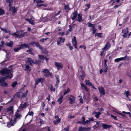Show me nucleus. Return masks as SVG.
I'll use <instances>...</instances> for the list:
<instances>
[{"instance_id": "obj_32", "label": "nucleus", "mask_w": 131, "mask_h": 131, "mask_svg": "<svg viewBox=\"0 0 131 131\" xmlns=\"http://www.w3.org/2000/svg\"><path fill=\"white\" fill-rule=\"evenodd\" d=\"M5 13L4 10L0 7V16L4 14Z\"/></svg>"}, {"instance_id": "obj_23", "label": "nucleus", "mask_w": 131, "mask_h": 131, "mask_svg": "<svg viewBox=\"0 0 131 131\" xmlns=\"http://www.w3.org/2000/svg\"><path fill=\"white\" fill-rule=\"evenodd\" d=\"M27 102H25L23 104H21V105L19 106L20 108H25L27 106Z\"/></svg>"}, {"instance_id": "obj_9", "label": "nucleus", "mask_w": 131, "mask_h": 131, "mask_svg": "<svg viewBox=\"0 0 131 131\" xmlns=\"http://www.w3.org/2000/svg\"><path fill=\"white\" fill-rule=\"evenodd\" d=\"M45 79L42 78H38L35 80L36 84H38L39 83H41V84H43L45 80Z\"/></svg>"}, {"instance_id": "obj_18", "label": "nucleus", "mask_w": 131, "mask_h": 131, "mask_svg": "<svg viewBox=\"0 0 131 131\" xmlns=\"http://www.w3.org/2000/svg\"><path fill=\"white\" fill-rule=\"evenodd\" d=\"M6 2L7 3H9L8 7L10 8L12 7V5L11 3L13 2V0H6Z\"/></svg>"}, {"instance_id": "obj_52", "label": "nucleus", "mask_w": 131, "mask_h": 131, "mask_svg": "<svg viewBox=\"0 0 131 131\" xmlns=\"http://www.w3.org/2000/svg\"><path fill=\"white\" fill-rule=\"evenodd\" d=\"M90 122L92 121L93 122L94 121V119L93 117H92L91 118H88Z\"/></svg>"}, {"instance_id": "obj_49", "label": "nucleus", "mask_w": 131, "mask_h": 131, "mask_svg": "<svg viewBox=\"0 0 131 131\" xmlns=\"http://www.w3.org/2000/svg\"><path fill=\"white\" fill-rule=\"evenodd\" d=\"M39 119L40 120L39 121L40 122V125H41L42 124H43V122H44V121L42 120V119L40 118H39Z\"/></svg>"}, {"instance_id": "obj_61", "label": "nucleus", "mask_w": 131, "mask_h": 131, "mask_svg": "<svg viewBox=\"0 0 131 131\" xmlns=\"http://www.w3.org/2000/svg\"><path fill=\"white\" fill-rule=\"evenodd\" d=\"M83 88L84 89L86 92L88 91V87L86 86H85Z\"/></svg>"}, {"instance_id": "obj_26", "label": "nucleus", "mask_w": 131, "mask_h": 131, "mask_svg": "<svg viewBox=\"0 0 131 131\" xmlns=\"http://www.w3.org/2000/svg\"><path fill=\"white\" fill-rule=\"evenodd\" d=\"M73 38H74L72 39V41L73 45L74 44L77 43V41L76 39V37H75L74 36Z\"/></svg>"}, {"instance_id": "obj_37", "label": "nucleus", "mask_w": 131, "mask_h": 131, "mask_svg": "<svg viewBox=\"0 0 131 131\" xmlns=\"http://www.w3.org/2000/svg\"><path fill=\"white\" fill-rule=\"evenodd\" d=\"M70 91V89L68 88L67 90H66L64 91V92L63 94V95L64 96L66 94L68 93Z\"/></svg>"}, {"instance_id": "obj_46", "label": "nucleus", "mask_w": 131, "mask_h": 131, "mask_svg": "<svg viewBox=\"0 0 131 131\" xmlns=\"http://www.w3.org/2000/svg\"><path fill=\"white\" fill-rule=\"evenodd\" d=\"M25 34V32L24 33L21 34L20 36H19V38H22V37H24Z\"/></svg>"}, {"instance_id": "obj_29", "label": "nucleus", "mask_w": 131, "mask_h": 131, "mask_svg": "<svg viewBox=\"0 0 131 131\" xmlns=\"http://www.w3.org/2000/svg\"><path fill=\"white\" fill-rule=\"evenodd\" d=\"M18 84V83L16 81H14V82L11 85V86H12L13 88H15L16 85H17Z\"/></svg>"}, {"instance_id": "obj_50", "label": "nucleus", "mask_w": 131, "mask_h": 131, "mask_svg": "<svg viewBox=\"0 0 131 131\" xmlns=\"http://www.w3.org/2000/svg\"><path fill=\"white\" fill-rule=\"evenodd\" d=\"M79 47L80 48H83L84 49H86V46H82V45H80L79 46Z\"/></svg>"}, {"instance_id": "obj_57", "label": "nucleus", "mask_w": 131, "mask_h": 131, "mask_svg": "<svg viewBox=\"0 0 131 131\" xmlns=\"http://www.w3.org/2000/svg\"><path fill=\"white\" fill-rule=\"evenodd\" d=\"M65 131H69V126H67V127L66 128Z\"/></svg>"}, {"instance_id": "obj_21", "label": "nucleus", "mask_w": 131, "mask_h": 131, "mask_svg": "<svg viewBox=\"0 0 131 131\" xmlns=\"http://www.w3.org/2000/svg\"><path fill=\"white\" fill-rule=\"evenodd\" d=\"M61 121V119L60 118H59L58 119H56L54 121L53 123L55 125H56L60 123Z\"/></svg>"}, {"instance_id": "obj_39", "label": "nucleus", "mask_w": 131, "mask_h": 131, "mask_svg": "<svg viewBox=\"0 0 131 131\" xmlns=\"http://www.w3.org/2000/svg\"><path fill=\"white\" fill-rule=\"evenodd\" d=\"M123 58H124L123 59V60H129V58L128 56H127V55H126L125 57H123Z\"/></svg>"}, {"instance_id": "obj_15", "label": "nucleus", "mask_w": 131, "mask_h": 131, "mask_svg": "<svg viewBox=\"0 0 131 131\" xmlns=\"http://www.w3.org/2000/svg\"><path fill=\"white\" fill-rule=\"evenodd\" d=\"M111 47L110 43L109 41L107 42L104 47L102 49V50H104L106 49H107L110 48Z\"/></svg>"}, {"instance_id": "obj_10", "label": "nucleus", "mask_w": 131, "mask_h": 131, "mask_svg": "<svg viewBox=\"0 0 131 131\" xmlns=\"http://www.w3.org/2000/svg\"><path fill=\"white\" fill-rule=\"evenodd\" d=\"M78 13L77 10L74 11L71 14V18L72 20H73L75 19L78 15Z\"/></svg>"}, {"instance_id": "obj_19", "label": "nucleus", "mask_w": 131, "mask_h": 131, "mask_svg": "<svg viewBox=\"0 0 131 131\" xmlns=\"http://www.w3.org/2000/svg\"><path fill=\"white\" fill-rule=\"evenodd\" d=\"M112 127V125H107L105 124L103 125V128L107 129V128H111Z\"/></svg>"}, {"instance_id": "obj_63", "label": "nucleus", "mask_w": 131, "mask_h": 131, "mask_svg": "<svg viewBox=\"0 0 131 131\" xmlns=\"http://www.w3.org/2000/svg\"><path fill=\"white\" fill-rule=\"evenodd\" d=\"M13 121H12V119H11L10 121V125H13V123L14 122H13Z\"/></svg>"}, {"instance_id": "obj_45", "label": "nucleus", "mask_w": 131, "mask_h": 131, "mask_svg": "<svg viewBox=\"0 0 131 131\" xmlns=\"http://www.w3.org/2000/svg\"><path fill=\"white\" fill-rule=\"evenodd\" d=\"M79 77L81 78V79L83 80L85 78V75H79Z\"/></svg>"}, {"instance_id": "obj_11", "label": "nucleus", "mask_w": 131, "mask_h": 131, "mask_svg": "<svg viewBox=\"0 0 131 131\" xmlns=\"http://www.w3.org/2000/svg\"><path fill=\"white\" fill-rule=\"evenodd\" d=\"M22 67L24 71H27V72H30L31 70V69L30 68V66L28 65L25 64L23 65Z\"/></svg>"}, {"instance_id": "obj_13", "label": "nucleus", "mask_w": 131, "mask_h": 131, "mask_svg": "<svg viewBox=\"0 0 131 131\" xmlns=\"http://www.w3.org/2000/svg\"><path fill=\"white\" fill-rule=\"evenodd\" d=\"M87 25L88 27H92V28L91 29V31L96 29L95 28V24H92L91 23L89 22L87 24Z\"/></svg>"}, {"instance_id": "obj_48", "label": "nucleus", "mask_w": 131, "mask_h": 131, "mask_svg": "<svg viewBox=\"0 0 131 131\" xmlns=\"http://www.w3.org/2000/svg\"><path fill=\"white\" fill-rule=\"evenodd\" d=\"M127 97H128L130 95L129 94V91H127L125 93Z\"/></svg>"}, {"instance_id": "obj_56", "label": "nucleus", "mask_w": 131, "mask_h": 131, "mask_svg": "<svg viewBox=\"0 0 131 131\" xmlns=\"http://www.w3.org/2000/svg\"><path fill=\"white\" fill-rule=\"evenodd\" d=\"M1 43L2 44V45H0V46L2 47L3 45L4 44V42L3 41H1Z\"/></svg>"}, {"instance_id": "obj_35", "label": "nucleus", "mask_w": 131, "mask_h": 131, "mask_svg": "<svg viewBox=\"0 0 131 131\" xmlns=\"http://www.w3.org/2000/svg\"><path fill=\"white\" fill-rule=\"evenodd\" d=\"M69 6L68 4H67L66 5H65L64 6V7L65 9H68L69 10H70L71 9L69 8Z\"/></svg>"}, {"instance_id": "obj_30", "label": "nucleus", "mask_w": 131, "mask_h": 131, "mask_svg": "<svg viewBox=\"0 0 131 131\" xmlns=\"http://www.w3.org/2000/svg\"><path fill=\"white\" fill-rule=\"evenodd\" d=\"M95 113L96 114L95 115V116L97 118H98L99 117L100 115L101 114V113L100 112H95Z\"/></svg>"}, {"instance_id": "obj_38", "label": "nucleus", "mask_w": 131, "mask_h": 131, "mask_svg": "<svg viewBox=\"0 0 131 131\" xmlns=\"http://www.w3.org/2000/svg\"><path fill=\"white\" fill-rule=\"evenodd\" d=\"M42 52L44 53L45 54H47L48 53V52L47 50L46 49H43V48H42V49L41 50Z\"/></svg>"}, {"instance_id": "obj_42", "label": "nucleus", "mask_w": 131, "mask_h": 131, "mask_svg": "<svg viewBox=\"0 0 131 131\" xmlns=\"http://www.w3.org/2000/svg\"><path fill=\"white\" fill-rule=\"evenodd\" d=\"M44 1L41 0H37L36 1V3L37 4L39 3H44Z\"/></svg>"}, {"instance_id": "obj_24", "label": "nucleus", "mask_w": 131, "mask_h": 131, "mask_svg": "<svg viewBox=\"0 0 131 131\" xmlns=\"http://www.w3.org/2000/svg\"><path fill=\"white\" fill-rule=\"evenodd\" d=\"M35 46L37 47L40 50L42 49V48L43 47L41 46L39 44V43L38 42H36Z\"/></svg>"}, {"instance_id": "obj_64", "label": "nucleus", "mask_w": 131, "mask_h": 131, "mask_svg": "<svg viewBox=\"0 0 131 131\" xmlns=\"http://www.w3.org/2000/svg\"><path fill=\"white\" fill-rule=\"evenodd\" d=\"M114 61L115 62H118L119 61V58H118L116 59H115Z\"/></svg>"}, {"instance_id": "obj_58", "label": "nucleus", "mask_w": 131, "mask_h": 131, "mask_svg": "<svg viewBox=\"0 0 131 131\" xmlns=\"http://www.w3.org/2000/svg\"><path fill=\"white\" fill-rule=\"evenodd\" d=\"M117 113H118V114L120 115L123 116V117H124L125 116V115H124L123 114L121 113H118L117 112H116Z\"/></svg>"}, {"instance_id": "obj_62", "label": "nucleus", "mask_w": 131, "mask_h": 131, "mask_svg": "<svg viewBox=\"0 0 131 131\" xmlns=\"http://www.w3.org/2000/svg\"><path fill=\"white\" fill-rule=\"evenodd\" d=\"M80 72H81V73L82 74V75H85V72H84V71H83V70H81L80 71Z\"/></svg>"}, {"instance_id": "obj_41", "label": "nucleus", "mask_w": 131, "mask_h": 131, "mask_svg": "<svg viewBox=\"0 0 131 131\" xmlns=\"http://www.w3.org/2000/svg\"><path fill=\"white\" fill-rule=\"evenodd\" d=\"M12 35L14 36H15L16 37H18L19 36V35L17 34L16 32L13 33L12 34Z\"/></svg>"}, {"instance_id": "obj_36", "label": "nucleus", "mask_w": 131, "mask_h": 131, "mask_svg": "<svg viewBox=\"0 0 131 131\" xmlns=\"http://www.w3.org/2000/svg\"><path fill=\"white\" fill-rule=\"evenodd\" d=\"M38 56L39 57V59H40L41 60H44V57L43 55H38Z\"/></svg>"}, {"instance_id": "obj_44", "label": "nucleus", "mask_w": 131, "mask_h": 131, "mask_svg": "<svg viewBox=\"0 0 131 131\" xmlns=\"http://www.w3.org/2000/svg\"><path fill=\"white\" fill-rule=\"evenodd\" d=\"M28 114L30 116H33L34 114V113L32 111L29 112H28Z\"/></svg>"}, {"instance_id": "obj_27", "label": "nucleus", "mask_w": 131, "mask_h": 131, "mask_svg": "<svg viewBox=\"0 0 131 131\" xmlns=\"http://www.w3.org/2000/svg\"><path fill=\"white\" fill-rule=\"evenodd\" d=\"M63 96L61 95L60 97L58 99V101L59 102V104H60L62 102V99L63 98Z\"/></svg>"}, {"instance_id": "obj_22", "label": "nucleus", "mask_w": 131, "mask_h": 131, "mask_svg": "<svg viewBox=\"0 0 131 131\" xmlns=\"http://www.w3.org/2000/svg\"><path fill=\"white\" fill-rule=\"evenodd\" d=\"M17 96L18 97L22 98L23 97V93L20 92H17L16 93Z\"/></svg>"}, {"instance_id": "obj_47", "label": "nucleus", "mask_w": 131, "mask_h": 131, "mask_svg": "<svg viewBox=\"0 0 131 131\" xmlns=\"http://www.w3.org/2000/svg\"><path fill=\"white\" fill-rule=\"evenodd\" d=\"M90 123V122L89 121V120H86V121H85L84 122V123L83 124L84 125H85L86 124H88Z\"/></svg>"}, {"instance_id": "obj_2", "label": "nucleus", "mask_w": 131, "mask_h": 131, "mask_svg": "<svg viewBox=\"0 0 131 131\" xmlns=\"http://www.w3.org/2000/svg\"><path fill=\"white\" fill-rule=\"evenodd\" d=\"M18 46H19L18 48L14 49V52H17L19 51V50L22 49L23 48H29V46L27 44L22 43L20 45H18Z\"/></svg>"}, {"instance_id": "obj_60", "label": "nucleus", "mask_w": 131, "mask_h": 131, "mask_svg": "<svg viewBox=\"0 0 131 131\" xmlns=\"http://www.w3.org/2000/svg\"><path fill=\"white\" fill-rule=\"evenodd\" d=\"M61 11H59L57 13H55L54 14V16H56L58 14H60V13Z\"/></svg>"}, {"instance_id": "obj_33", "label": "nucleus", "mask_w": 131, "mask_h": 131, "mask_svg": "<svg viewBox=\"0 0 131 131\" xmlns=\"http://www.w3.org/2000/svg\"><path fill=\"white\" fill-rule=\"evenodd\" d=\"M50 89L51 91H53L54 92L55 91V88H53V85L52 84H50Z\"/></svg>"}, {"instance_id": "obj_14", "label": "nucleus", "mask_w": 131, "mask_h": 131, "mask_svg": "<svg viewBox=\"0 0 131 131\" xmlns=\"http://www.w3.org/2000/svg\"><path fill=\"white\" fill-rule=\"evenodd\" d=\"M78 19H77L76 20L78 21L79 22H82L83 20L82 19V14H78Z\"/></svg>"}, {"instance_id": "obj_53", "label": "nucleus", "mask_w": 131, "mask_h": 131, "mask_svg": "<svg viewBox=\"0 0 131 131\" xmlns=\"http://www.w3.org/2000/svg\"><path fill=\"white\" fill-rule=\"evenodd\" d=\"M111 116L112 117H113L114 119L117 120V117L115 116H114L113 115H111Z\"/></svg>"}, {"instance_id": "obj_16", "label": "nucleus", "mask_w": 131, "mask_h": 131, "mask_svg": "<svg viewBox=\"0 0 131 131\" xmlns=\"http://www.w3.org/2000/svg\"><path fill=\"white\" fill-rule=\"evenodd\" d=\"M17 8L15 6H12L9 8V10H11L13 13H15L17 12Z\"/></svg>"}, {"instance_id": "obj_25", "label": "nucleus", "mask_w": 131, "mask_h": 131, "mask_svg": "<svg viewBox=\"0 0 131 131\" xmlns=\"http://www.w3.org/2000/svg\"><path fill=\"white\" fill-rule=\"evenodd\" d=\"M13 44V41H10V42H7L6 43V46L10 47H12Z\"/></svg>"}, {"instance_id": "obj_8", "label": "nucleus", "mask_w": 131, "mask_h": 131, "mask_svg": "<svg viewBox=\"0 0 131 131\" xmlns=\"http://www.w3.org/2000/svg\"><path fill=\"white\" fill-rule=\"evenodd\" d=\"M128 28V27H126L125 29H123L122 30V32H123V34L122 35L123 37L124 38H127V34L129 32Z\"/></svg>"}, {"instance_id": "obj_59", "label": "nucleus", "mask_w": 131, "mask_h": 131, "mask_svg": "<svg viewBox=\"0 0 131 131\" xmlns=\"http://www.w3.org/2000/svg\"><path fill=\"white\" fill-rule=\"evenodd\" d=\"M90 86H91V87L92 88L94 89H96V88L94 86V85L93 84H92L90 85Z\"/></svg>"}, {"instance_id": "obj_40", "label": "nucleus", "mask_w": 131, "mask_h": 131, "mask_svg": "<svg viewBox=\"0 0 131 131\" xmlns=\"http://www.w3.org/2000/svg\"><path fill=\"white\" fill-rule=\"evenodd\" d=\"M81 122L83 123V124H84V122H85V118L84 116H83L81 118Z\"/></svg>"}, {"instance_id": "obj_51", "label": "nucleus", "mask_w": 131, "mask_h": 131, "mask_svg": "<svg viewBox=\"0 0 131 131\" xmlns=\"http://www.w3.org/2000/svg\"><path fill=\"white\" fill-rule=\"evenodd\" d=\"M85 6H87L88 7L87 8L89 9L90 7V3H89L88 4H87L85 5Z\"/></svg>"}, {"instance_id": "obj_17", "label": "nucleus", "mask_w": 131, "mask_h": 131, "mask_svg": "<svg viewBox=\"0 0 131 131\" xmlns=\"http://www.w3.org/2000/svg\"><path fill=\"white\" fill-rule=\"evenodd\" d=\"M14 119L15 121H16L17 118H20L21 116V115L20 114H18V113H16Z\"/></svg>"}, {"instance_id": "obj_6", "label": "nucleus", "mask_w": 131, "mask_h": 131, "mask_svg": "<svg viewBox=\"0 0 131 131\" xmlns=\"http://www.w3.org/2000/svg\"><path fill=\"white\" fill-rule=\"evenodd\" d=\"M54 64L55 66L57 67V69L58 70L62 69L63 67V65L61 62H55Z\"/></svg>"}, {"instance_id": "obj_12", "label": "nucleus", "mask_w": 131, "mask_h": 131, "mask_svg": "<svg viewBox=\"0 0 131 131\" xmlns=\"http://www.w3.org/2000/svg\"><path fill=\"white\" fill-rule=\"evenodd\" d=\"M87 25L88 27H92V28L91 29V31L96 29L95 28V24H92L91 23L89 22L87 24Z\"/></svg>"}, {"instance_id": "obj_34", "label": "nucleus", "mask_w": 131, "mask_h": 131, "mask_svg": "<svg viewBox=\"0 0 131 131\" xmlns=\"http://www.w3.org/2000/svg\"><path fill=\"white\" fill-rule=\"evenodd\" d=\"M32 20V19L31 18H30V19H28V18H27L25 20L26 21H28V22H29V23L30 24H32V25H33L34 24V23L33 22V21H31V20Z\"/></svg>"}, {"instance_id": "obj_31", "label": "nucleus", "mask_w": 131, "mask_h": 131, "mask_svg": "<svg viewBox=\"0 0 131 131\" xmlns=\"http://www.w3.org/2000/svg\"><path fill=\"white\" fill-rule=\"evenodd\" d=\"M59 40L61 43L64 42L65 40V39L64 38H62V37H59Z\"/></svg>"}, {"instance_id": "obj_1", "label": "nucleus", "mask_w": 131, "mask_h": 131, "mask_svg": "<svg viewBox=\"0 0 131 131\" xmlns=\"http://www.w3.org/2000/svg\"><path fill=\"white\" fill-rule=\"evenodd\" d=\"M0 73L3 75L5 74L8 75H6L4 78H0V84H1V86L3 87L8 86V84L5 82V79H11L12 78L13 76V74L12 70L11 69H8L7 68H6L2 69L0 71Z\"/></svg>"}, {"instance_id": "obj_55", "label": "nucleus", "mask_w": 131, "mask_h": 131, "mask_svg": "<svg viewBox=\"0 0 131 131\" xmlns=\"http://www.w3.org/2000/svg\"><path fill=\"white\" fill-rule=\"evenodd\" d=\"M36 43V42H35L34 41H33L31 43H29V44L31 45H33L35 44Z\"/></svg>"}, {"instance_id": "obj_5", "label": "nucleus", "mask_w": 131, "mask_h": 131, "mask_svg": "<svg viewBox=\"0 0 131 131\" xmlns=\"http://www.w3.org/2000/svg\"><path fill=\"white\" fill-rule=\"evenodd\" d=\"M70 97H68L69 99V103L71 104H73L75 103V97L71 95H70Z\"/></svg>"}, {"instance_id": "obj_7", "label": "nucleus", "mask_w": 131, "mask_h": 131, "mask_svg": "<svg viewBox=\"0 0 131 131\" xmlns=\"http://www.w3.org/2000/svg\"><path fill=\"white\" fill-rule=\"evenodd\" d=\"M98 89L99 90L100 94L101 95H105V90H104V88L103 87L100 86L98 87Z\"/></svg>"}, {"instance_id": "obj_43", "label": "nucleus", "mask_w": 131, "mask_h": 131, "mask_svg": "<svg viewBox=\"0 0 131 131\" xmlns=\"http://www.w3.org/2000/svg\"><path fill=\"white\" fill-rule=\"evenodd\" d=\"M60 82V80H56V83L55 84V86L56 87H57V88L58 87V85L59 84V83Z\"/></svg>"}, {"instance_id": "obj_28", "label": "nucleus", "mask_w": 131, "mask_h": 131, "mask_svg": "<svg viewBox=\"0 0 131 131\" xmlns=\"http://www.w3.org/2000/svg\"><path fill=\"white\" fill-rule=\"evenodd\" d=\"M85 82L86 84V85L90 86L92 84V83L90 82L89 80H85Z\"/></svg>"}, {"instance_id": "obj_4", "label": "nucleus", "mask_w": 131, "mask_h": 131, "mask_svg": "<svg viewBox=\"0 0 131 131\" xmlns=\"http://www.w3.org/2000/svg\"><path fill=\"white\" fill-rule=\"evenodd\" d=\"M42 70L43 71L42 72L43 73L45 74H44V76L45 77L48 78L49 77H52V73L49 71L48 69H45L44 70L42 69Z\"/></svg>"}, {"instance_id": "obj_54", "label": "nucleus", "mask_w": 131, "mask_h": 131, "mask_svg": "<svg viewBox=\"0 0 131 131\" xmlns=\"http://www.w3.org/2000/svg\"><path fill=\"white\" fill-rule=\"evenodd\" d=\"M26 51L27 52H29V53L31 54H32V50L31 49H30L29 50H27Z\"/></svg>"}, {"instance_id": "obj_20", "label": "nucleus", "mask_w": 131, "mask_h": 131, "mask_svg": "<svg viewBox=\"0 0 131 131\" xmlns=\"http://www.w3.org/2000/svg\"><path fill=\"white\" fill-rule=\"evenodd\" d=\"M103 34L102 33H97L96 32L95 35V37H97L99 38H102V35Z\"/></svg>"}, {"instance_id": "obj_3", "label": "nucleus", "mask_w": 131, "mask_h": 131, "mask_svg": "<svg viewBox=\"0 0 131 131\" xmlns=\"http://www.w3.org/2000/svg\"><path fill=\"white\" fill-rule=\"evenodd\" d=\"M26 64H30L31 66L33 65L32 64H37V60L34 59H32L31 58H28L27 59V61L26 62Z\"/></svg>"}]
</instances>
